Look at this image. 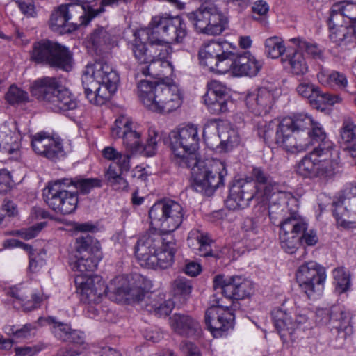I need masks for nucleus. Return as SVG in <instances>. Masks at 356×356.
<instances>
[{
    "mask_svg": "<svg viewBox=\"0 0 356 356\" xmlns=\"http://www.w3.org/2000/svg\"><path fill=\"white\" fill-rule=\"evenodd\" d=\"M169 138L172 162L179 167L191 168L194 189L211 195L222 182V162L215 159H200L197 127L188 124L172 131Z\"/></svg>",
    "mask_w": 356,
    "mask_h": 356,
    "instance_id": "nucleus-1",
    "label": "nucleus"
},
{
    "mask_svg": "<svg viewBox=\"0 0 356 356\" xmlns=\"http://www.w3.org/2000/svg\"><path fill=\"white\" fill-rule=\"evenodd\" d=\"M119 83L118 72L106 61L88 64L83 71L86 97L95 105H103L109 100L116 92Z\"/></svg>",
    "mask_w": 356,
    "mask_h": 356,
    "instance_id": "nucleus-2",
    "label": "nucleus"
},
{
    "mask_svg": "<svg viewBox=\"0 0 356 356\" xmlns=\"http://www.w3.org/2000/svg\"><path fill=\"white\" fill-rule=\"evenodd\" d=\"M140 101L148 109L159 113H170L182 104L183 97L176 84L159 83L141 80L138 84Z\"/></svg>",
    "mask_w": 356,
    "mask_h": 356,
    "instance_id": "nucleus-3",
    "label": "nucleus"
},
{
    "mask_svg": "<svg viewBox=\"0 0 356 356\" xmlns=\"http://www.w3.org/2000/svg\"><path fill=\"white\" fill-rule=\"evenodd\" d=\"M31 92L56 112H65L77 107L76 99L55 77L47 76L35 81L31 87Z\"/></svg>",
    "mask_w": 356,
    "mask_h": 356,
    "instance_id": "nucleus-4",
    "label": "nucleus"
},
{
    "mask_svg": "<svg viewBox=\"0 0 356 356\" xmlns=\"http://www.w3.org/2000/svg\"><path fill=\"white\" fill-rule=\"evenodd\" d=\"M332 142L321 143L297 164L296 172L305 177L327 179L335 174L338 163L333 157Z\"/></svg>",
    "mask_w": 356,
    "mask_h": 356,
    "instance_id": "nucleus-5",
    "label": "nucleus"
},
{
    "mask_svg": "<svg viewBox=\"0 0 356 356\" xmlns=\"http://www.w3.org/2000/svg\"><path fill=\"white\" fill-rule=\"evenodd\" d=\"M103 8L95 10L91 6L79 4H62L52 12L49 27L60 34L70 33L81 25H87L92 19L102 13Z\"/></svg>",
    "mask_w": 356,
    "mask_h": 356,
    "instance_id": "nucleus-6",
    "label": "nucleus"
},
{
    "mask_svg": "<svg viewBox=\"0 0 356 356\" xmlns=\"http://www.w3.org/2000/svg\"><path fill=\"white\" fill-rule=\"evenodd\" d=\"M285 118L278 123L274 120L259 122L257 124L258 136L268 145H277L291 153L305 151L307 144L297 142Z\"/></svg>",
    "mask_w": 356,
    "mask_h": 356,
    "instance_id": "nucleus-7",
    "label": "nucleus"
},
{
    "mask_svg": "<svg viewBox=\"0 0 356 356\" xmlns=\"http://www.w3.org/2000/svg\"><path fill=\"white\" fill-rule=\"evenodd\" d=\"M186 34V25L182 18L167 14L152 17L147 31L148 40L158 42L161 47L163 42H182Z\"/></svg>",
    "mask_w": 356,
    "mask_h": 356,
    "instance_id": "nucleus-8",
    "label": "nucleus"
},
{
    "mask_svg": "<svg viewBox=\"0 0 356 356\" xmlns=\"http://www.w3.org/2000/svg\"><path fill=\"white\" fill-rule=\"evenodd\" d=\"M31 60L65 71H70L72 68V56L68 49L49 40L33 43Z\"/></svg>",
    "mask_w": 356,
    "mask_h": 356,
    "instance_id": "nucleus-9",
    "label": "nucleus"
},
{
    "mask_svg": "<svg viewBox=\"0 0 356 356\" xmlns=\"http://www.w3.org/2000/svg\"><path fill=\"white\" fill-rule=\"evenodd\" d=\"M73 183V180L68 178L58 179L49 184L44 191L45 202L56 213L68 215L76 210L78 204L77 191L68 190Z\"/></svg>",
    "mask_w": 356,
    "mask_h": 356,
    "instance_id": "nucleus-10",
    "label": "nucleus"
},
{
    "mask_svg": "<svg viewBox=\"0 0 356 356\" xmlns=\"http://www.w3.org/2000/svg\"><path fill=\"white\" fill-rule=\"evenodd\" d=\"M151 224L166 236L176 230L183 221L184 213L181 204L173 200L156 202L149 211Z\"/></svg>",
    "mask_w": 356,
    "mask_h": 356,
    "instance_id": "nucleus-11",
    "label": "nucleus"
},
{
    "mask_svg": "<svg viewBox=\"0 0 356 356\" xmlns=\"http://www.w3.org/2000/svg\"><path fill=\"white\" fill-rule=\"evenodd\" d=\"M76 261L72 264L74 271L86 276L87 273L97 269L98 263L102 258L99 243L90 235L78 237L75 243Z\"/></svg>",
    "mask_w": 356,
    "mask_h": 356,
    "instance_id": "nucleus-12",
    "label": "nucleus"
},
{
    "mask_svg": "<svg viewBox=\"0 0 356 356\" xmlns=\"http://www.w3.org/2000/svg\"><path fill=\"white\" fill-rule=\"evenodd\" d=\"M326 277L325 268L313 261L300 266L296 273L297 282L309 299H316L321 295Z\"/></svg>",
    "mask_w": 356,
    "mask_h": 356,
    "instance_id": "nucleus-13",
    "label": "nucleus"
},
{
    "mask_svg": "<svg viewBox=\"0 0 356 356\" xmlns=\"http://www.w3.org/2000/svg\"><path fill=\"white\" fill-rule=\"evenodd\" d=\"M261 201L269 202L268 215L273 224L279 223L280 226L288 219L301 218L298 214V200L281 188L270 193V197H264Z\"/></svg>",
    "mask_w": 356,
    "mask_h": 356,
    "instance_id": "nucleus-14",
    "label": "nucleus"
},
{
    "mask_svg": "<svg viewBox=\"0 0 356 356\" xmlns=\"http://www.w3.org/2000/svg\"><path fill=\"white\" fill-rule=\"evenodd\" d=\"M188 19L201 33L219 35L222 32V15L215 7L201 6L195 11L187 14Z\"/></svg>",
    "mask_w": 356,
    "mask_h": 356,
    "instance_id": "nucleus-15",
    "label": "nucleus"
},
{
    "mask_svg": "<svg viewBox=\"0 0 356 356\" xmlns=\"http://www.w3.org/2000/svg\"><path fill=\"white\" fill-rule=\"evenodd\" d=\"M75 283L80 293L81 300L84 303L99 302L104 295H108L110 299L113 298L111 283L108 286L106 285L98 275H77Z\"/></svg>",
    "mask_w": 356,
    "mask_h": 356,
    "instance_id": "nucleus-16",
    "label": "nucleus"
},
{
    "mask_svg": "<svg viewBox=\"0 0 356 356\" xmlns=\"http://www.w3.org/2000/svg\"><path fill=\"white\" fill-rule=\"evenodd\" d=\"M213 290L215 293L211 300V306L205 314V323L214 337H220L222 335V307L220 305L222 295V276L218 275L213 280Z\"/></svg>",
    "mask_w": 356,
    "mask_h": 356,
    "instance_id": "nucleus-17",
    "label": "nucleus"
},
{
    "mask_svg": "<svg viewBox=\"0 0 356 356\" xmlns=\"http://www.w3.org/2000/svg\"><path fill=\"white\" fill-rule=\"evenodd\" d=\"M306 229L302 218L288 219L280 225L279 239L281 248L289 254L294 253L300 244L301 232Z\"/></svg>",
    "mask_w": 356,
    "mask_h": 356,
    "instance_id": "nucleus-18",
    "label": "nucleus"
},
{
    "mask_svg": "<svg viewBox=\"0 0 356 356\" xmlns=\"http://www.w3.org/2000/svg\"><path fill=\"white\" fill-rule=\"evenodd\" d=\"M165 234L155 227L139 238L135 246L136 257L142 266L145 267L151 261L152 257L161 248Z\"/></svg>",
    "mask_w": 356,
    "mask_h": 356,
    "instance_id": "nucleus-19",
    "label": "nucleus"
},
{
    "mask_svg": "<svg viewBox=\"0 0 356 356\" xmlns=\"http://www.w3.org/2000/svg\"><path fill=\"white\" fill-rule=\"evenodd\" d=\"M261 189L257 188L251 177L234 180L229 189L227 202L234 200L238 207L247 206L249 202L254 198L261 200L264 198Z\"/></svg>",
    "mask_w": 356,
    "mask_h": 356,
    "instance_id": "nucleus-20",
    "label": "nucleus"
},
{
    "mask_svg": "<svg viewBox=\"0 0 356 356\" xmlns=\"http://www.w3.org/2000/svg\"><path fill=\"white\" fill-rule=\"evenodd\" d=\"M33 151L49 160L56 161L65 156V153L60 140L45 132L37 133L32 136Z\"/></svg>",
    "mask_w": 356,
    "mask_h": 356,
    "instance_id": "nucleus-21",
    "label": "nucleus"
},
{
    "mask_svg": "<svg viewBox=\"0 0 356 356\" xmlns=\"http://www.w3.org/2000/svg\"><path fill=\"white\" fill-rule=\"evenodd\" d=\"M272 316L275 328L284 343H293L298 339L297 331L299 324L307 321L305 316L293 321L290 315L282 309L273 312Z\"/></svg>",
    "mask_w": 356,
    "mask_h": 356,
    "instance_id": "nucleus-22",
    "label": "nucleus"
},
{
    "mask_svg": "<svg viewBox=\"0 0 356 356\" xmlns=\"http://www.w3.org/2000/svg\"><path fill=\"white\" fill-rule=\"evenodd\" d=\"M112 296L115 301L125 300L131 302H139L145 296V291L141 286L130 283L127 277L118 276L111 281Z\"/></svg>",
    "mask_w": 356,
    "mask_h": 356,
    "instance_id": "nucleus-23",
    "label": "nucleus"
},
{
    "mask_svg": "<svg viewBox=\"0 0 356 356\" xmlns=\"http://www.w3.org/2000/svg\"><path fill=\"white\" fill-rule=\"evenodd\" d=\"M169 324L173 332L181 337L197 339L202 333L199 322L188 314H174L169 318Z\"/></svg>",
    "mask_w": 356,
    "mask_h": 356,
    "instance_id": "nucleus-24",
    "label": "nucleus"
},
{
    "mask_svg": "<svg viewBox=\"0 0 356 356\" xmlns=\"http://www.w3.org/2000/svg\"><path fill=\"white\" fill-rule=\"evenodd\" d=\"M263 67V62L256 58L250 51L243 52L231 68L224 69V74L233 76H256Z\"/></svg>",
    "mask_w": 356,
    "mask_h": 356,
    "instance_id": "nucleus-25",
    "label": "nucleus"
},
{
    "mask_svg": "<svg viewBox=\"0 0 356 356\" xmlns=\"http://www.w3.org/2000/svg\"><path fill=\"white\" fill-rule=\"evenodd\" d=\"M275 102L274 92L267 88H259L256 92L248 94L245 104L248 109L257 115L268 113Z\"/></svg>",
    "mask_w": 356,
    "mask_h": 356,
    "instance_id": "nucleus-26",
    "label": "nucleus"
},
{
    "mask_svg": "<svg viewBox=\"0 0 356 356\" xmlns=\"http://www.w3.org/2000/svg\"><path fill=\"white\" fill-rule=\"evenodd\" d=\"M198 56L201 65L214 74L222 73L220 64L222 61V42L220 40H211L207 47L199 51Z\"/></svg>",
    "mask_w": 356,
    "mask_h": 356,
    "instance_id": "nucleus-27",
    "label": "nucleus"
},
{
    "mask_svg": "<svg viewBox=\"0 0 356 356\" xmlns=\"http://www.w3.org/2000/svg\"><path fill=\"white\" fill-rule=\"evenodd\" d=\"M177 246L172 236L167 235L161 245L159 251L152 257L151 261L145 266L151 268L165 269L170 267L174 261Z\"/></svg>",
    "mask_w": 356,
    "mask_h": 356,
    "instance_id": "nucleus-28",
    "label": "nucleus"
},
{
    "mask_svg": "<svg viewBox=\"0 0 356 356\" xmlns=\"http://www.w3.org/2000/svg\"><path fill=\"white\" fill-rule=\"evenodd\" d=\"M38 321L42 325H43V322H45L51 325V330L55 337L62 341L73 343H82L83 342V337L80 332L72 330L69 324L59 321L54 317L40 318Z\"/></svg>",
    "mask_w": 356,
    "mask_h": 356,
    "instance_id": "nucleus-29",
    "label": "nucleus"
},
{
    "mask_svg": "<svg viewBox=\"0 0 356 356\" xmlns=\"http://www.w3.org/2000/svg\"><path fill=\"white\" fill-rule=\"evenodd\" d=\"M298 93L309 100L312 105L319 108L324 104L332 105L339 101V97L328 92H321L318 87L309 83H301L296 88Z\"/></svg>",
    "mask_w": 356,
    "mask_h": 356,
    "instance_id": "nucleus-30",
    "label": "nucleus"
},
{
    "mask_svg": "<svg viewBox=\"0 0 356 356\" xmlns=\"http://www.w3.org/2000/svg\"><path fill=\"white\" fill-rule=\"evenodd\" d=\"M252 291L251 282L242 277L232 276L224 280V296L227 299H244L250 295Z\"/></svg>",
    "mask_w": 356,
    "mask_h": 356,
    "instance_id": "nucleus-31",
    "label": "nucleus"
},
{
    "mask_svg": "<svg viewBox=\"0 0 356 356\" xmlns=\"http://www.w3.org/2000/svg\"><path fill=\"white\" fill-rule=\"evenodd\" d=\"M167 53V47H161L159 52L155 54L156 57L148 65L138 69L145 76H152L156 78L167 76L172 74V66L170 62L164 59Z\"/></svg>",
    "mask_w": 356,
    "mask_h": 356,
    "instance_id": "nucleus-32",
    "label": "nucleus"
},
{
    "mask_svg": "<svg viewBox=\"0 0 356 356\" xmlns=\"http://www.w3.org/2000/svg\"><path fill=\"white\" fill-rule=\"evenodd\" d=\"M211 243L212 240L208 234L202 232L199 229L191 230L187 238L188 247L195 254L200 257L212 255Z\"/></svg>",
    "mask_w": 356,
    "mask_h": 356,
    "instance_id": "nucleus-33",
    "label": "nucleus"
},
{
    "mask_svg": "<svg viewBox=\"0 0 356 356\" xmlns=\"http://www.w3.org/2000/svg\"><path fill=\"white\" fill-rule=\"evenodd\" d=\"M207 86V92L203 97L204 102L211 113L218 115L222 110V85L220 81L213 80Z\"/></svg>",
    "mask_w": 356,
    "mask_h": 356,
    "instance_id": "nucleus-34",
    "label": "nucleus"
},
{
    "mask_svg": "<svg viewBox=\"0 0 356 356\" xmlns=\"http://www.w3.org/2000/svg\"><path fill=\"white\" fill-rule=\"evenodd\" d=\"M346 318V314L337 306L330 308H318L316 311L315 321L320 326L334 324L332 327L338 329L339 323Z\"/></svg>",
    "mask_w": 356,
    "mask_h": 356,
    "instance_id": "nucleus-35",
    "label": "nucleus"
},
{
    "mask_svg": "<svg viewBox=\"0 0 356 356\" xmlns=\"http://www.w3.org/2000/svg\"><path fill=\"white\" fill-rule=\"evenodd\" d=\"M282 62L295 76H303L307 73L309 70L306 59L300 50L288 51L286 55L282 58Z\"/></svg>",
    "mask_w": 356,
    "mask_h": 356,
    "instance_id": "nucleus-36",
    "label": "nucleus"
},
{
    "mask_svg": "<svg viewBox=\"0 0 356 356\" xmlns=\"http://www.w3.org/2000/svg\"><path fill=\"white\" fill-rule=\"evenodd\" d=\"M149 42L150 44L147 47L144 42L136 40L132 45L133 54L139 65H148L156 57L155 54L159 51V47H161L158 42Z\"/></svg>",
    "mask_w": 356,
    "mask_h": 356,
    "instance_id": "nucleus-37",
    "label": "nucleus"
},
{
    "mask_svg": "<svg viewBox=\"0 0 356 356\" xmlns=\"http://www.w3.org/2000/svg\"><path fill=\"white\" fill-rule=\"evenodd\" d=\"M20 136L13 131L7 124L0 127V150L8 154L17 153L19 150Z\"/></svg>",
    "mask_w": 356,
    "mask_h": 356,
    "instance_id": "nucleus-38",
    "label": "nucleus"
},
{
    "mask_svg": "<svg viewBox=\"0 0 356 356\" xmlns=\"http://www.w3.org/2000/svg\"><path fill=\"white\" fill-rule=\"evenodd\" d=\"M252 181L258 184L257 188L261 189L264 197H270L273 191L277 192L280 186L272 180L271 177L261 167H254L252 171Z\"/></svg>",
    "mask_w": 356,
    "mask_h": 356,
    "instance_id": "nucleus-39",
    "label": "nucleus"
},
{
    "mask_svg": "<svg viewBox=\"0 0 356 356\" xmlns=\"http://www.w3.org/2000/svg\"><path fill=\"white\" fill-rule=\"evenodd\" d=\"M129 170H122L117 163L111 164L106 172V179L109 185L117 191H127L129 187L127 181L123 177L124 172Z\"/></svg>",
    "mask_w": 356,
    "mask_h": 356,
    "instance_id": "nucleus-40",
    "label": "nucleus"
},
{
    "mask_svg": "<svg viewBox=\"0 0 356 356\" xmlns=\"http://www.w3.org/2000/svg\"><path fill=\"white\" fill-rule=\"evenodd\" d=\"M220 119L210 120L206 126L203 136L208 145L211 148H219L222 145V140L220 138Z\"/></svg>",
    "mask_w": 356,
    "mask_h": 356,
    "instance_id": "nucleus-41",
    "label": "nucleus"
},
{
    "mask_svg": "<svg viewBox=\"0 0 356 356\" xmlns=\"http://www.w3.org/2000/svg\"><path fill=\"white\" fill-rule=\"evenodd\" d=\"M340 138L341 143L346 145L347 147H350L352 150L356 149V124L349 117L343 120Z\"/></svg>",
    "mask_w": 356,
    "mask_h": 356,
    "instance_id": "nucleus-42",
    "label": "nucleus"
},
{
    "mask_svg": "<svg viewBox=\"0 0 356 356\" xmlns=\"http://www.w3.org/2000/svg\"><path fill=\"white\" fill-rule=\"evenodd\" d=\"M140 132L134 124L122 137L123 144L127 150L132 154H141L143 152V144L141 143Z\"/></svg>",
    "mask_w": 356,
    "mask_h": 356,
    "instance_id": "nucleus-43",
    "label": "nucleus"
},
{
    "mask_svg": "<svg viewBox=\"0 0 356 356\" xmlns=\"http://www.w3.org/2000/svg\"><path fill=\"white\" fill-rule=\"evenodd\" d=\"M290 42L294 44L300 51H305L312 59L324 60V51L317 44L307 42L301 38H291Z\"/></svg>",
    "mask_w": 356,
    "mask_h": 356,
    "instance_id": "nucleus-44",
    "label": "nucleus"
},
{
    "mask_svg": "<svg viewBox=\"0 0 356 356\" xmlns=\"http://www.w3.org/2000/svg\"><path fill=\"white\" fill-rule=\"evenodd\" d=\"M88 42L95 49L97 54H101L107 49L111 42V36L104 28L95 29L90 35Z\"/></svg>",
    "mask_w": 356,
    "mask_h": 356,
    "instance_id": "nucleus-45",
    "label": "nucleus"
},
{
    "mask_svg": "<svg viewBox=\"0 0 356 356\" xmlns=\"http://www.w3.org/2000/svg\"><path fill=\"white\" fill-rule=\"evenodd\" d=\"M317 77L319 82L325 86L345 88L348 83L345 75L337 71L327 74L325 71L321 70Z\"/></svg>",
    "mask_w": 356,
    "mask_h": 356,
    "instance_id": "nucleus-46",
    "label": "nucleus"
},
{
    "mask_svg": "<svg viewBox=\"0 0 356 356\" xmlns=\"http://www.w3.org/2000/svg\"><path fill=\"white\" fill-rule=\"evenodd\" d=\"M103 156L110 161L116 162L119 168L122 170H129L130 165V156L127 154H122L118 152L113 147H106L102 151Z\"/></svg>",
    "mask_w": 356,
    "mask_h": 356,
    "instance_id": "nucleus-47",
    "label": "nucleus"
},
{
    "mask_svg": "<svg viewBox=\"0 0 356 356\" xmlns=\"http://www.w3.org/2000/svg\"><path fill=\"white\" fill-rule=\"evenodd\" d=\"M286 51L282 38L273 36L265 41V52L271 58H277Z\"/></svg>",
    "mask_w": 356,
    "mask_h": 356,
    "instance_id": "nucleus-48",
    "label": "nucleus"
},
{
    "mask_svg": "<svg viewBox=\"0 0 356 356\" xmlns=\"http://www.w3.org/2000/svg\"><path fill=\"white\" fill-rule=\"evenodd\" d=\"M336 285V291L341 294L347 291L350 287V274L343 268H337L333 270Z\"/></svg>",
    "mask_w": 356,
    "mask_h": 356,
    "instance_id": "nucleus-49",
    "label": "nucleus"
},
{
    "mask_svg": "<svg viewBox=\"0 0 356 356\" xmlns=\"http://www.w3.org/2000/svg\"><path fill=\"white\" fill-rule=\"evenodd\" d=\"M330 32V40L337 45H341L343 42L350 41L353 37V30L350 26H331Z\"/></svg>",
    "mask_w": 356,
    "mask_h": 356,
    "instance_id": "nucleus-50",
    "label": "nucleus"
},
{
    "mask_svg": "<svg viewBox=\"0 0 356 356\" xmlns=\"http://www.w3.org/2000/svg\"><path fill=\"white\" fill-rule=\"evenodd\" d=\"M134 125L132 121L126 115L117 118L111 129V135L113 138H122L125 132L130 130Z\"/></svg>",
    "mask_w": 356,
    "mask_h": 356,
    "instance_id": "nucleus-51",
    "label": "nucleus"
},
{
    "mask_svg": "<svg viewBox=\"0 0 356 356\" xmlns=\"http://www.w3.org/2000/svg\"><path fill=\"white\" fill-rule=\"evenodd\" d=\"M286 119L292 131H303L305 129L311 128L314 124V120L311 116L306 114H297L292 118H284Z\"/></svg>",
    "mask_w": 356,
    "mask_h": 356,
    "instance_id": "nucleus-52",
    "label": "nucleus"
},
{
    "mask_svg": "<svg viewBox=\"0 0 356 356\" xmlns=\"http://www.w3.org/2000/svg\"><path fill=\"white\" fill-rule=\"evenodd\" d=\"M5 98L7 102L11 105L21 104L29 102L28 93L15 85L9 88Z\"/></svg>",
    "mask_w": 356,
    "mask_h": 356,
    "instance_id": "nucleus-53",
    "label": "nucleus"
},
{
    "mask_svg": "<svg viewBox=\"0 0 356 356\" xmlns=\"http://www.w3.org/2000/svg\"><path fill=\"white\" fill-rule=\"evenodd\" d=\"M175 295L180 296L184 299H188L193 290L191 282L182 277L175 279L172 284Z\"/></svg>",
    "mask_w": 356,
    "mask_h": 356,
    "instance_id": "nucleus-54",
    "label": "nucleus"
},
{
    "mask_svg": "<svg viewBox=\"0 0 356 356\" xmlns=\"http://www.w3.org/2000/svg\"><path fill=\"white\" fill-rule=\"evenodd\" d=\"M8 294L13 298H15L19 302H22L23 303L22 304V307H23V309L25 312H29L36 308L40 301V298L35 295H33L32 296V300H28L27 302H24V293L16 288L10 289L9 291H8Z\"/></svg>",
    "mask_w": 356,
    "mask_h": 356,
    "instance_id": "nucleus-55",
    "label": "nucleus"
},
{
    "mask_svg": "<svg viewBox=\"0 0 356 356\" xmlns=\"http://www.w3.org/2000/svg\"><path fill=\"white\" fill-rule=\"evenodd\" d=\"M225 140H224V152H229L237 147L241 144V137L237 129L232 126L226 127Z\"/></svg>",
    "mask_w": 356,
    "mask_h": 356,
    "instance_id": "nucleus-56",
    "label": "nucleus"
},
{
    "mask_svg": "<svg viewBox=\"0 0 356 356\" xmlns=\"http://www.w3.org/2000/svg\"><path fill=\"white\" fill-rule=\"evenodd\" d=\"M335 12L342 11L346 18L349 19L350 23L356 21V3L350 1H341L334 4Z\"/></svg>",
    "mask_w": 356,
    "mask_h": 356,
    "instance_id": "nucleus-57",
    "label": "nucleus"
},
{
    "mask_svg": "<svg viewBox=\"0 0 356 356\" xmlns=\"http://www.w3.org/2000/svg\"><path fill=\"white\" fill-rule=\"evenodd\" d=\"M174 306V302L168 299L159 304H152L148 311L159 316H166L171 312Z\"/></svg>",
    "mask_w": 356,
    "mask_h": 356,
    "instance_id": "nucleus-58",
    "label": "nucleus"
},
{
    "mask_svg": "<svg viewBox=\"0 0 356 356\" xmlns=\"http://www.w3.org/2000/svg\"><path fill=\"white\" fill-rule=\"evenodd\" d=\"M71 186H74L76 189L81 190L83 193H87L95 187H101V181L98 179H81L74 181Z\"/></svg>",
    "mask_w": 356,
    "mask_h": 356,
    "instance_id": "nucleus-59",
    "label": "nucleus"
},
{
    "mask_svg": "<svg viewBox=\"0 0 356 356\" xmlns=\"http://www.w3.org/2000/svg\"><path fill=\"white\" fill-rule=\"evenodd\" d=\"M308 134L312 140L319 143L318 145L330 142L329 140H327L326 134L321 124L314 121V124L311 127V131H309Z\"/></svg>",
    "mask_w": 356,
    "mask_h": 356,
    "instance_id": "nucleus-60",
    "label": "nucleus"
},
{
    "mask_svg": "<svg viewBox=\"0 0 356 356\" xmlns=\"http://www.w3.org/2000/svg\"><path fill=\"white\" fill-rule=\"evenodd\" d=\"M242 54L238 48L229 49L227 47H224V67H232Z\"/></svg>",
    "mask_w": 356,
    "mask_h": 356,
    "instance_id": "nucleus-61",
    "label": "nucleus"
},
{
    "mask_svg": "<svg viewBox=\"0 0 356 356\" xmlns=\"http://www.w3.org/2000/svg\"><path fill=\"white\" fill-rule=\"evenodd\" d=\"M157 137V134L154 132L153 133V136H149L147 143L145 145H143V149L141 154L147 156H152L155 154L158 143Z\"/></svg>",
    "mask_w": 356,
    "mask_h": 356,
    "instance_id": "nucleus-62",
    "label": "nucleus"
},
{
    "mask_svg": "<svg viewBox=\"0 0 356 356\" xmlns=\"http://www.w3.org/2000/svg\"><path fill=\"white\" fill-rule=\"evenodd\" d=\"M235 315L232 307L224 306V332L234 327Z\"/></svg>",
    "mask_w": 356,
    "mask_h": 356,
    "instance_id": "nucleus-63",
    "label": "nucleus"
},
{
    "mask_svg": "<svg viewBox=\"0 0 356 356\" xmlns=\"http://www.w3.org/2000/svg\"><path fill=\"white\" fill-rule=\"evenodd\" d=\"M180 349L186 356H200L199 349L191 341L186 340L181 341Z\"/></svg>",
    "mask_w": 356,
    "mask_h": 356,
    "instance_id": "nucleus-64",
    "label": "nucleus"
}]
</instances>
